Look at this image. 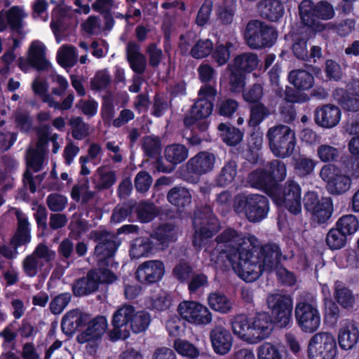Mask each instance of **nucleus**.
<instances>
[{
    "mask_svg": "<svg viewBox=\"0 0 359 359\" xmlns=\"http://www.w3.org/2000/svg\"><path fill=\"white\" fill-rule=\"evenodd\" d=\"M135 312V307L130 304H124L118 308L113 313L111 318V325L114 331L118 334V337L121 333V328L130 324L133 313Z\"/></svg>",
    "mask_w": 359,
    "mask_h": 359,
    "instance_id": "nucleus-38",
    "label": "nucleus"
},
{
    "mask_svg": "<svg viewBox=\"0 0 359 359\" xmlns=\"http://www.w3.org/2000/svg\"><path fill=\"white\" fill-rule=\"evenodd\" d=\"M210 339L212 349L217 355H224L232 348V334L229 330L222 326H216L210 331Z\"/></svg>",
    "mask_w": 359,
    "mask_h": 359,
    "instance_id": "nucleus-24",
    "label": "nucleus"
},
{
    "mask_svg": "<svg viewBox=\"0 0 359 359\" xmlns=\"http://www.w3.org/2000/svg\"><path fill=\"white\" fill-rule=\"evenodd\" d=\"M69 238L79 241L83 234L88 230V222L83 219L72 220L69 224Z\"/></svg>",
    "mask_w": 359,
    "mask_h": 359,
    "instance_id": "nucleus-64",
    "label": "nucleus"
},
{
    "mask_svg": "<svg viewBox=\"0 0 359 359\" xmlns=\"http://www.w3.org/2000/svg\"><path fill=\"white\" fill-rule=\"evenodd\" d=\"M91 238L97 243L95 255L100 264L109 266V259L112 258L120 242L118 237L107 230H95L90 233Z\"/></svg>",
    "mask_w": 359,
    "mask_h": 359,
    "instance_id": "nucleus-13",
    "label": "nucleus"
},
{
    "mask_svg": "<svg viewBox=\"0 0 359 359\" xmlns=\"http://www.w3.org/2000/svg\"><path fill=\"white\" fill-rule=\"evenodd\" d=\"M165 274V264L161 260L151 259L140 264L135 271L137 282L144 286L158 284Z\"/></svg>",
    "mask_w": 359,
    "mask_h": 359,
    "instance_id": "nucleus-17",
    "label": "nucleus"
},
{
    "mask_svg": "<svg viewBox=\"0 0 359 359\" xmlns=\"http://www.w3.org/2000/svg\"><path fill=\"white\" fill-rule=\"evenodd\" d=\"M216 157L213 153L203 151H200L187 163V170L189 173L200 177L211 172L215 164Z\"/></svg>",
    "mask_w": 359,
    "mask_h": 359,
    "instance_id": "nucleus-21",
    "label": "nucleus"
},
{
    "mask_svg": "<svg viewBox=\"0 0 359 359\" xmlns=\"http://www.w3.org/2000/svg\"><path fill=\"white\" fill-rule=\"evenodd\" d=\"M302 25L297 28L315 33L321 32L324 27L320 21H318L315 9V3L311 0H303L298 6Z\"/></svg>",
    "mask_w": 359,
    "mask_h": 359,
    "instance_id": "nucleus-20",
    "label": "nucleus"
},
{
    "mask_svg": "<svg viewBox=\"0 0 359 359\" xmlns=\"http://www.w3.org/2000/svg\"><path fill=\"white\" fill-rule=\"evenodd\" d=\"M87 325V329L77 335L76 340L81 344L88 343V346L96 351V341L101 338L107 327L106 319L103 316H98L89 320Z\"/></svg>",
    "mask_w": 359,
    "mask_h": 359,
    "instance_id": "nucleus-19",
    "label": "nucleus"
},
{
    "mask_svg": "<svg viewBox=\"0 0 359 359\" xmlns=\"http://www.w3.org/2000/svg\"><path fill=\"white\" fill-rule=\"evenodd\" d=\"M324 321L325 323L334 326L338 322L340 317V310L335 302L331 298L324 297Z\"/></svg>",
    "mask_w": 359,
    "mask_h": 359,
    "instance_id": "nucleus-49",
    "label": "nucleus"
},
{
    "mask_svg": "<svg viewBox=\"0 0 359 359\" xmlns=\"http://www.w3.org/2000/svg\"><path fill=\"white\" fill-rule=\"evenodd\" d=\"M144 154L149 158H156L161 152V142L157 136H146L142 145Z\"/></svg>",
    "mask_w": 359,
    "mask_h": 359,
    "instance_id": "nucleus-57",
    "label": "nucleus"
},
{
    "mask_svg": "<svg viewBox=\"0 0 359 359\" xmlns=\"http://www.w3.org/2000/svg\"><path fill=\"white\" fill-rule=\"evenodd\" d=\"M359 341L358 323L353 320H348L339 329L338 343L340 348L347 351L353 348Z\"/></svg>",
    "mask_w": 359,
    "mask_h": 359,
    "instance_id": "nucleus-27",
    "label": "nucleus"
},
{
    "mask_svg": "<svg viewBox=\"0 0 359 359\" xmlns=\"http://www.w3.org/2000/svg\"><path fill=\"white\" fill-rule=\"evenodd\" d=\"M231 325L233 334L238 338L250 344H256L250 318L245 314L236 315L231 319Z\"/></svg>",
    "mask_w": 359,
    "mask_h": 359,
    "instance_id": "nucleus-28",
    "label": "nucleus"
},
{
    "mask_svg": "<svg viewBox=\"0 0 359 359\" xmlns=\"http://www.w3.org/2000/svg\"><path fill=\"white\" fill-rule=\"evenodd\" d=\"M217 129L221 132V137L223 142L228 146H236L243 140V133L235 126L221 123Z\"/></svg>",
    "mask_w": 359,
    "mask_h": 359,
    "instance_id": "nucleus-43",
    "label": "nucleus"
},
{
    "mask_svg": "<svg viewBox=\"0 0 359 359\" xmlns=\"http://www.w3.org/2000/svg\"><path fill=\"white\" fill-rule=\"evenodd\" d=\"M270 149L278 158L290 156L297 144L295 133L289 126L278 125L270 128L266 133Z\"/></svg>",
    "mask_w": 359,
    "mask_h": 359,
    "instance_id": "nucleus-9",
    "label": "nucleus"
},
{
    "mask_svg": "<svg viewBox=\"0 0 359 359\" xmlns=\"http://www.w3.org/2000/svg\"><path fill=\"white\" fill-rule=\"evenodd\" d=\"M333 96L339 105L346 111H359V95L344 88H337Z\"/></svg>",
    "mask_w": 359,
    "mask_h": 359,
    "instance_id": "nucleus-35",
    "label": "nucleus"
},
{
    "mask_svg": "<svg viewBox=\"0 0 359 359\" xmlns=\"http://www.w3.org/2000/svg\"><path fill=\"white\" fill-rule=\"evenodd\" d=\"M215 241L217 243L216 250L218 252V258H225L237 273L241 269L244 258L243 253L241 255V252L248 250L250 243L245 241L241 232L231 227L226 228L217 236Z\"/></svg>",
    "mask_w": 359,
    "mask_h": 359,
    "instance_id": "nucleus-2",
    "label": "nucleus"
},
{
    "mask_svg": "<svg viewBox=\"0 0 359 359\" xmlns=\"http://www.w3.org/2000/svg\"><path fill=\"white\" fill-rule=\"evenodd\" d=\"M225 72L228 76L229 86L231 92L236 93L243 92L246 86L248 74L230 64L227 65Z\"/></svg>",
    "mask_w": 359,
    "mask_h": 359,
    "instance_id": "nucleus-40",
    "label": "nucleus"
},
{
    "mask_svg": "<svg viewBox=\"0 0 359 359\" xmlns=\"http://www.w3.org/2000/svg\"><path fill=\"white\" fill-rule=\"evenodd\" d=\"M243 38L252 49L271 48L277 40L278 32L264 21L250 20L245 26Z\"/></svg>",
    "mask_w": 359,
    "mask_h": 359,
    "instance_id": "nucleus-8",
    "label": "nucleus"
},
{
    "mask_svg": "<svg viewBox=\"0 0 359 359\" xmlns=\"http://www.w3.org/2000/svg\"><path fill=\"white\" fill-rule=\"evenodd\" d=\"M242 93L244 100L250 104L261 102L264 95L263 87L259 83H254L248 89L243 90Z\"/></svg>",
    "mask_w": 359,
    "mask_h": 359,
    "instance_id": "nucleus-63",
    "label": "nucleus"
},
{
    "mask_svg": "<svg viewBox=\"0 0 359 359\" xmlns=\"http://www.w3.org/2000/svg\"><path fill=\"white\" fill-rule=\"evenodd\" d=\"M304 205L311 214L312 219L318 224H324L331 218L333 211V201L330 197L319 198L317 193L308 191L304 197Z\"/></svg>",
    "mask_w": 359,
    "mask_h": 359,
    "instance_id": "nucleus-12",
    "label": "nucleus"
},
{
    "mask_svg": "<svg viewBox=\"0 0 359 359\" xmlns=\"http://www.w3.org/2000/svg\"><path fill=\"white\" fill-rule=\"evenodd\" d=\"M294 317L297 326L304 333H313L320 327V314L315 304L306 301L297 302Z\"/></svg>",
    "mask_w": 359,
    "mask_h": 359,
    "instance_id": "nucleus-14",
    "label": "nucleus"
},
{
    "mask_svg": "<svg viewBox=\"0 0 359 359\" xmlns=\"http://www.w3.org/2000/svg\"><path fill=\"white\" fill-rule=\"evenodd\" d=\"M44 158L42 150L30 148L27 152V169L32 170L34 172H39L42 169Z\"/></svg>",
    "mask_w": 359,
    "mask_h": 359,
    "instance_id": "nucleus-53",
    "label": "nucleus"
},
{
    "mask_svg": "<svg viewBox=\"0 0 359 359\" xmlns=\"http://www.w3.org/2000/svg\"><path fill=\"white\" fill-rule=\"evenodd\" d=\"M337 343L330 332H318L310 339L308 344L309 359H334L337 355Z\"/></svg>",
    "mask_w": 359,
    "mask_h": 359,
    "instance_id": "nucleus-11",
    "label": "nucleus"
},
{
    "mask_svg": "<svg viewBox=\"0 0 359 359\" xmlns=\"http://www.w3.org/2000/svg\"><path fill=\"white\" fill-rule=\"evenodd\" d=\"M95 272L88 271L86 276L75 280L72 284V292L76 297L88 295L98 290L95 280Z\"/></svg>",
    "mask_w": 359,
    "mask_h": 359,
    "instance_id": "nucleus-34",
    "label": "nucleus"
},
{
    "mask_svg": "<svg viewBox=\"0 0 359 359\" xmlns=\"http://www.w3.org/2000/svg\"><path fill=\"white\" fill-rule=\"evenodd\" d=\"M259 62L257 54L245 52L237 55L229 64L248 74L257 69Z\"/></svg>",
    "mask_w": 359,
    "mask_h": 359,
    "instance_id": "nucleus-39",
    "label": "nucleus"
},
{
    "mask_svg": "<svg viewBox=\"0 0 359 359\" xmlns=\"http://www.w3.org/2000/svg\"><path fill=\"white\" fill-rule=\"evenodd\" d=\"M316 165V161L304 155H300L299 157L294 158V169L295 172L301 177L310 175L313 171Z\"/></svg>",
    "mask_w": 359,
    "mask_h": 359,
    "instance_id": "nucleus-54",
    "label": "nucleus"
},
{
    "mask_svg": "<svg viewBox=\"0 0 359 359\" xmlns=\"http://www.w3.org/2000/svg\"><path fill=\"white\" fill-rule=\"evenodd\" d=\"M154 243L151 238L139 237L131 243L129 254L131 259H139L149 257L154 253Z\"/></svg>",
    "mask_w": 359,
    "mask_h": 359,
    "instance_id": "nucleus-37",
    "label": "nucleus"
},
{
    "mask_svg": "<svg viewBox=\"0 0 359 359\" xmlns=\"http://www.w3.org/2000/svg\"><path fill=\"white\" fill-rule=\"evenodd\" d=\"M233 208L238 215H243L251 223H258L268 216L270 204L268 198L259 194H238Z\"/></svg>",
    "mask_w": 359,
    "mask_h": 359,
    "instance_id": "nucleus-5",
    "label": "nucleus"
},
{
    "mask_svg": "<svg viewBox=\"0 0 359 359\" xmlns=\"http://www.w3.org/2000/svg\"><path fill=\"white\" fill-rule=\"evenodd\" d=\"M151 323V316L146 311H139L133 313L130 327L135 334L142 333L147 330Z\"/></svg>",
    "mask_w": 359,
    "mask_h": 359,
    "instance_id": "nucleus-46",
    "label": "nucleus"
},
{
    "mask_svg": "<svg viewBox=\"0 0 359 359\" xmlns=\"http://www.w3.org/2000/svg\"><path fill=\"white\" fill-rule=\"evenodd\" d=\"M288 80L299 91L311 89L315 82L313 75L304 69L292 70L288 74Z\"/></svg>",
    "mask_w": 359,
    "mask_h": 359,
    "instance_id": "nucleus-36",
    "label": "nucleus"
},
{
    "mask_svg": "<svg viewBox=\"0 0 359 359\" xmlns=\"http://www.w3.org/2000/svg\"><path fill=\"white\" fill-rule=\"evenodd\" d=\"M257 8L260 15L271 22H278L285 13V6L280 0H262Z\"/></svg>",
    "mask_w": 359,
    "mask_h": 359,
    "instance_id": "nucleus-30",
    "label": "nucleus"
},
{
    "mask_svg": "<svg viewBox=\"0 0 359 359\" xmlns=\"http://www.w3.org/2000/svg\"><path fill=\"white\" fill-rule=\"evenodd\" d=\"M135 201H129L122 205H118L113 210L111 221L120 223L125 221L134 212Z\"/></svg>",
    "mask_w": 359,
    "mask_h": 359,
    "instance_id": "nucleus-55",
    "label": "nucleus"
},
{
    "mask_svg": "<svg viewBox=\"0 0 359 359\" xmlns=\"http://www.w3.org/2000/svg\"><path fill=\"white\" fill-rule=\"evenodd\" d=\"M237 175V163L234 161H229L224 163L219 173L215 178L217 187H225L229 185Z\"/></svg>",
    "mask_w": 359,
    "mask_h": 359,
    "instance_id": "nucleus-45",
    "label": "nucleus"
},
{
    "mask_svg": "<svg viewBox=\"0 0 359 359\" xmlns=\"http://www.w3.org/2000/svg\"><path fill=\"white\" fill-rule=\"evenodd\" d=\"M192 223L195 229L192 243L196 248H202L205 240L213 237L220 228L219 219L210 205L197 209L194 212Z\"/></svg>",
    "mask_w": 359,
    "mask_h": 359,
    "instance_id": "nucleus-7",
    "label": "nucleus"
},
{
    "mask_svg": "<svg viewBox=\"0 0 359 359\" xmlns=\"http://www.w3.org/2000/svg\"><path fill=\"white\" fill-rule=\"evenodd\" d=\"M134 212L140 222L148 223L159 215V209L153 203L142 201L138 205L135 203Z\"/></svg>",
    "mask_w": 359,
    "mask_h": 359,
    "instance_id": "nucleus-44",
    "label": "nucleus"
},
{
    "mask_svg": "<svg viewBox=\"0 0 359 359\" xmlns=\"http://www.w3.org/2000/svg\"><path fill=\"white\" fill-rule=\"evenodd\" d=\"M250 114L248 124L252 127L259 126L270 114L268 108L262 102L252 104L250 106Z\"/></svg>",
    "mask_w": 359,
    "mask_h": 359,
    "instance_id": "nucleus-56",
    "label": "nucleus"
},
{
    "mask_svg": "<svg viewBox=\"0 0 359 359\" xmlns=\"http://www.w3.org/2000/svg\"><path fill=\"white\" fill-rule=\"evenodd\" d=\"M257 359H283V355L277 346L264 342L257 348Z\"/></svg>",
    "mask_w": 359,
    "mask_h": 359,
    "instance_id": "nucleus-61",
    "label": "nucleus"
},
{
    "mask_svg": "<svg viewBox=\"0 0 359 359\" xmlns=\"http://www.w3.org/2000/svg\"><path fill=\"white\" fill-rule=\"evenodd\" d=\"M172 304V298L170 294L161 291L160 293L152 297L149 309L151 310L162 312L170 309Z\"/></svg>",
    "mask_w": 359,
    "mask_h": 359,
    "instance_id": "nucleus-58",
    "label": "nucleus"
},
{
    "mask_svg": "<svg viewBox=\"0 0 359 359\" xmlns=\"http://www.w3.org/2000/svg\"><path fill=\"white\" fill-rule=\"evenodd\" d=\"M7 24L11 31L21 35L22 32V10L18 6H13L6 13V22L4 15L0 13V32H4L7 28Z\"/></svg>",
    "mask_w": 359,
    "mask_h": 359,
    "instance_id": "nucleus-33",
    "label": "nucleus"
},
{
    "mask_svg": "<svg viewBox=\"0 0 359 359\" xmlns=\"http://www.w3.org/2000/svg\"><path fill=\"white\" fill-rule=\"evenodd\" d=\"M27 62L39 72L48 69L50 63L46 58V47L40 41H33L29 48Z\"/></svg>",
    "mask_w": 359,
    "mask_h": 359,
    "instance_id": "nucleus-29",
    "label": "nucleus"
},
{
    "mask_svg": "<svg viewBox=\"0 0 359 359\" xmlns=\"http://www.w3.org/2000/svg\"><path fill=\"white\" fill-rule=\"evenodd\" d=\"M334 298L336 303L343 309H351L355 305V299L353 291L342 283L335 284Z\"/></svg>",
    "mask_w": 359,
    "mask_h": 359,
    "instance_id": "nucleus-41",
    "label": "nucleus"
},
{
    "mask_svg": "<svg viewBox=\"0 0 359 359\" xmlns=\"http://www.w3.org/2000/svg\"><path fill=\"white\" fill-rule=\"evenodd\" d=\"M339 230L347 236L354 234L359 228V221L353 215H344L340 217L335 224Z\"/></svg>",
    "mask_w": 359,
    "mask_h": 359,
    "instance_id": "nucleus-50",
    "label": "nucleus"
},
{
    "mask_svg": "<svg viewBox=\"0 0 359 359\" xmlns=\"http://www.w3.org/2000/svg\"><path fill=\"white\" fill-rule=\"evenodd\" d=\"M213 103L207 99H199L191 107L189 114L184 118V124L187 128H191L197 121L206 119L212 112Z\"/></svg>",
    "mask_w": 359,
    "mask_h": 359,
    "instance_id": "nucleus-26",
    "label": "nucleus"
},
{
    "mask_svg": "<svg viewBox=\"0 0 359 359\" xmlns=\"http://www.w3.org/2000/svg\"><path fill=\"white\" fill-rule=\"evenodd\" d=\"M180 317L188 323L203 325L211 323L212 316L209 309L202 304L194 301H183L177 306Z\"/></svg>",
    "mask_w": 359,
    "mask_h": 359,
    "instance_id": "nucleus-15",
    "label": "nucleus"
},
{
    "mask_svg": "<svg viewBox=\"0 0 359 359\" xmlns=\"http://www.w3.org/2000/svg\"><path fill=\"white\" fill-rule=\"evenodd\" d=\"M90 320V316L81 312L78 309L68 311L62 318L61 330L67 337L72 336L75 332L86 326Z\"/></svg>",
    "mask_w": 359,
    "mask_h": 359,
    "instance_id": "nucleus-25",
    "label": "nucleus"
},
{
    "mask_svg": "<svg viewBox=\"0 0 359 359\" xmlns=\"http://www.w3.org/2000/svg\"><path fill=\"white\" fill-rule=\"evenodd\" d=\"M242 253L244 258L237 273L246 282L256 280L264 272H273L282 259H287L280 245L276 243H265L260 247L250 243L248 250Z\"/></svg>",
    "mask_w": 359,
    "mask_h": 359,
    "instance_id": "nucleus-1",
    "label": "nucleus"
},
{
    "mask_svg": "<svg viewBox=\"0 0 359 359\" xmlns=\"http://www.w3.org/2000/svg\"><path fill=\"white\" fill-rule=\"evenodd\" d=\"M193 273V267L184 261H180L172 269L173 276L180 283L189 282Z\"/></svg>",
    "mask_w": 359,
    "mask_h": 359,
    "instance_id": "nucleus-62",
    "label": "nucleus"
},
{
    "mask_svg": "<svg viewBox=\"0 0 359 359\" xmlns=\"http://www.w3.org/2000/svg\"><path fill=\"white\" fill-rule=\"evenodd\" d=\"M340 109L332 104L318 107L314 111L315 123L323 128H332L340 121Z\"/></svg>",
    "mask_w": 359,
    "mask_h": 359,
    "instance_id": "nucleus-22",
    "label": "nucleus"
},
{
    "mask_svg": "<svg viewBox=\"0 0 359 359\" xmlns=\"http://www.w3.org/2000/svg\"><path fill=\"white\" fill-rule=\"evenodd\" d=\"M233 47L232 43L229 41L224 44H217L211 53L212 60L219 67L226 65L230 59L231 49Z\"/></svg>",
    "mask_w": 359,
    "mask_h": 359,
    "instance_id": "nucleus-52",
    "label": "nucleus"
},
{
    "mask_svg": "<svg viewBox=\"0 0 359 359\" xmlns=\"http://www.w3.org/2000/svg\"><path fill=\"white\" fill-rule=\"evenodd\" d=\"M214 45L209 39H200L191 48L189 55L194 59L200 60L208 57L213 50Z\"/></svg>",
    "mask_w": 359,
    "mask_h": 359,
    "instance_id": "nucleus-48",
    "label": "nucleus"
},
{
    "mask_svg": "<svg viewBox=\"0 0 359 359\" xmlns=\"http://www.w3.org/2000/svg\"><path fill=\"white\" fill-rule=\"evenodd\" d=\"M266 303L276 325L280 328L292 325L293 299L289 294L275 293L268 296Z\"/></svg>",
    "mask_w": 359,
    "mask_h": 359,
    "instance_id": "nucleus-10",
    "label": "nucleus"
},
{
    "mask_svg": "<svg viewBox=\"0 0 359 359\" xmlns=\"http://www.w3.org/2000/svg\"><path fill=\"white\" fill-rule=\"evenodd\" d=\"M72 127V136L74 139L81 140L89 134V126L83 121L81 116L72 117L69 121Z\"/></svg>",
    "mask_w": 359,
    "mask_h": 359,
    "instance_id": "nucleus-59",
    "label": "nucleus"
},
{
    "mask_svg": "<svg viewBox=\"0 0 359 359\" xmlns=\"http://www.w3.org/2000/svg\"><path fill=\"white\" fill-rule=\"evenodd\" d=\"M173 348L178 354L187 359H196L200 355L199 349L186 339H175Z\"/></svg>",
    "mask_w": 359,
    "mask_h": 359,
    "instance_id": "nucleus-47",
    "label": "nucleus"
},
{
    "mask_svg": "<svg viewBox=\"0 0 359 359\" xmlns=\"http://www.w3.org/2000/svg\"><path fill=\"white\" fill-rule=\"evenodd\" d=\"M304 29L292 28L285 34V43L299 60L316 62L323 56L322 48L319 46H312L309 50V41L316 36V33Z\"/></svg>",
    "mask_w": 359,
    "mask_h": 359,
    "instance_id": "nucleus-4",
    "label": "nucleus"
},
{
    "mask_svg": "<svg viewBox=\"0 0 359 359\" xmlns=\"http://www.w3.org/2000/svg\"><path fill=\"white\" fill-rule=\"evenodd\" d=\"M286 175L285 164L275 159L268 163L266 168H257L252 171L248 178L252 187L262 191L271 198Z\"/></svg>",
    "mask_w": 359,
    "mask_h": 359,
    "instance_id": "nucleus-3",
    "label": "nucleus"
},
{
    "mask_svg": "<svg viewBox=\"0 0 359 359\" xmlns=\"http://www.w3.org/2000/svg\"><path fill=\"white\" fill-rule=\"evenodd\" d=\"M239 103L231 98H224L217 101L216 110L219 115L231 118L237 111Z\"/></svg>",
    "mask_w": 359,
    "mask_h": 359,
    "instance_id": "nucleus-60",
    "label": "nucleus"
},
{
    "mask_svg": "<svg viewBox=\"0 0 359 359\" xmlns=\"http://www.w3.org/2000/svg\"><path fill=\"white\" fill-rule=\"evenodd\" d=\"M167 201L178 211L184 212L191 203V194L189 190L184 187L175 186L167 194Z\"/></svg>",
    "mask_w": 359,
    "mask_h": 359,
    "instance_id": "nucleus-32",
    "label": "nucleus"
},
{
    "mask_svg": "<svg viewBox=\"0 0 359 359\" xmlns=\"http://www.w3.org/2000/svg\"><path fill=\"white\" fill-rule=\"evenodd\" d=\"M251 326L256 337V343L266 339L274 329L276 323L271 315L266 311L256 312L250 318Z\"/></svg>",
    "mask_w": 359,
    "mask_h": 359,
    "instance_id": "nucleus-23",
    "label": "nucleus"
},
{
    "mask_svg": "<svg viewBox=\"0 0 359 359\" xmlns=\"http://www.w3.org/2000/svg\"><path fill=\"white\" fill-rule=\"evenodd\" d=\"M188 155L189 149L184 144L175 143L168 145L164 150V156L170 165H165L162 158H158L155 162V168L160 172L170 173L175 170L177 165L184 162Z\"/></svg>",
    "mask_w": 359,
    "mask_h": 359,
    "instance_id": "nucleus-18",
    "label": "nucleus"
},
{
    "mask_svg": "<svg viewBox=\"0 0 359 359\" xmlns=\"http://www.w3.org/2000/svg\"><path fill=\"white\" fill-rule=\"evenodd\" d=\"M18 225L15 233L11 238V243L15 247H20L29 243L31 241L30 227L28 218L20 210L15 212Z\"/></svg>",
    "mask_w": 359,
    "mask_h": 359,
    "instance_id": "nucleus-31",
    "label": "nucleus"
},
{
    "mask_svg": "<svg viewBox=\"0 0 359 359\" xmlns=\"http://www.w3.org/2000/svg\"><path fill=\"white\" fill-rule=\"evenodd\" d=\"M320 176L327 183V191L332 195H341L346 192L351 187V179L342 173L332 165H324Z\"/></svg>",
    "mask_w": 359,
    "mask_h": 359,
    "instance_id": "nucleus-16",
    "label": "nucleus"
},
{
    "mask_svg": "<svg viewBox=\"0 0 359 359\" xmlns=\"http://www.w3.org/2000/svg\"><path fill=\"white\" fill-rule=\"evenodd\" d=\"M208 302L213 311L221 313H228L232 309V303L229 297L219 291L210 293Z\"/></svg>",
    "mask_w": 359,
    "mask_h": 359,
    "instance_id": "nucleus-42",
    "label": "nucleus"
},
{
    "mask_svg": "<svg viewBox=\"0 0 359 359\" xmlns=\"http://www.w3.org/2000/svg\"><path fill=\"white\" fill-rule=\"evenodd\" d=\"M271 198L278 208L279 217L285 210L293 215L302 212V189L293 180H287L284 185L279 183Z\"/></svg>",
    "mask_w": 359,
    "mask_h": 359,
    "instance_id": "nucleus-6",
    "label": "nucleus"
},
{
    "mask_svg": "<svg viewBox=\"0 0 359 359\" xmlns=\"http://www.w3.org/2000/svg\"><path fill=\"white\" fill-rule=\"evenodd\" d=\"M347 236L337 226L330 229L326 236V244L330 249L339 250L344 248L347 242Z\"/></svg>",
    "mask_w": 359,
    "mask_h": 359,
    "instance_id": "nucleus-51",
    "label": "nucleus"
}]
</instances>
